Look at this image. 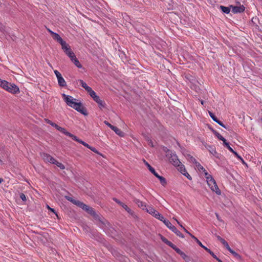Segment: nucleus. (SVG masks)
Listing matches in <instances>:
<instances>
[{
	"mask_svg": "<svg viewBox=\"0 0 262 262\" xmlns=\"http://www.w3.org/2000/svg\"><path fill=\"white\" fill-rule=\"evenodd\" d=\"M63 100L68 105L84 115H87L88 113L86 110L83 107L80 102H77L76 99L73 98L72 96L62 94Z\"/></svg>",
	"mask_w": 262,
	"mask_h": 262,
	"instance_id": "1",
	"label": "nucleus"
},
{
	"mask_svg": "<svg viewBox=\"0 0 262 262\" xmlns=\"http://www.w3.org/2000/svg\"><path fill=\"white\" fill-rule=\"evenodd\" d=\"M2 83H2L1 87L7 92L13 94L19 93V89L15 84L10 83L5 80H3Z\"/></svg>",
	"mask_w": 262,
	"mask_h": 262,
	"instance_id": "2",
	"label": "nucleus"
},
{
	"mask_svg": "<svg viewBox=\"0 0 262 262\" xmlns=\"http://www.w3.org/2000/svg\"><path fill=\"white\" fill-rule=\"evenodd\" d=\"M208 186L212 191H214L217 195L221 194V191L218 187L215 180L213 178H210V179L207 182Z\"/></svg>",
	"mask_w": 262,
	"mask_h": 262,
	"instance_id": "3",
	"label": "nucleus"
},
{
	"mask_svg": "<svg viewBox=\"0 0 262 262\" xmlns=\"http://www.w3.org/2000/svg\"><path fill=\"white\" fill-rule=\"evenodd\" d=\"M144 162L148 167L149 171L160 180L161 184L163 185H165L166 184L165 179L164 177L159 175V174L155 171V169L152 167L145 160H144Z\"/></svg>",
	"mask_w": 262,
	"mask_h": 262,
	"instance_id": "4",
	"label": "nucleus"
},
{
	"mask_svg": "<svg viewBox=\"0 0 262 262\" xmlns=\"http://www.w3.org/2000/svg\"><path fill=\"white\" fill-rule=\"evenodd\" d=\"M169 161L174 166L178 167V169L181 167V166H184L180 160L178 159L177 156L176 154H171L169 158Z\"/></svg>",
	"mask_w": 262,
	"mask_h": 262,
	"instance_id": "5",
	"label": "nucleus"
},
{
	"mask_svg": "<svg viewBox=\"0 0 262 262\" xmlns=\"http://www.w3.org/2000/svg\"><path fill=\"white\" fill-rule=\"evenodd\" d=\"M83 210L86 211L88 213L92 215L96 219L99 220V215L96 213L94 209L91 207L85 205L84 208H83Z\"/></svg>",
	"mask_w": 262,
	"mask_h": 262,
	"instance_id": "6",
	"label": "nucleus"
},
{
	"mask_svg": "<svg viewBox=\"0 0 262 262\" xmlns=\"http://www.w3.org/2000/svg\"><path fill=\"white\" fill-rule=\"evenodd\" d=\"M230 7L232 8V11L233 13L243 12L245 9V7L242 5H239L238 6L230 5Z\"/></svg>",
	"mask_w": 262,
	"mask_h": 262,
	"instance_id": "7",
	"label": "nucleus"
},
{
	"mask_svg": "<svg viewBox=\"0 0 262 262\" xmlns=\"http://www.w3.org/2000/svg\"><path fill=\"white\" fill-rule=\"evenodd\" d=\"M41 156L43 160L46 162H50V163L53 164L56 162V160L48 154L42 153Z\"/></svg>",
	"mask_w": 262,
	"mask_h": 262,
	"instance_id": "8",
	"label": "nucleus"
},
{
	"mask_svg": "<svg viewBox=\"0 0 262 262\" xmlns=\"http://www.w3.org/2000/svg\"><path fill=\"white\" fill-rule=\"evenodd\" d=\"M191 237L193 238L202 248H203L207 252H208L213 257H215V255L214 254V253L212 252L209 249L207 248L206 247L204 246L196 237H195L194 235H191Z\"/></svg>",
	"mask_w": 262,
	"mask_h": 262,
	"instance_id": "9",
	"label": "nucleus"
},
{
	"mask_svg": "<svg viewBox=\"0 0 262 262\" xmlns=\"http://www.w3.org/2000/svg\"><path fill=\"white\" fill-rule=\"evenodd\" d=\"M226 147L232 152L238 159L241 160L243 162L244 160L235 151H234L229 145V143L227 141L224 144Z\"/></svg>",
	"mask_w": 262,
	"mask_h": 262,
	"instance_id": "10",
	"label": "nucleus"
},
{
	"mask_svg": "<svg viewBox=\"0 0 262 262\" xmlns=\"http://www.w3.org/2000/svg\"><path fill=\"white\" fill-rule=\"evenodd\" d=\"M113 200L116 202L117 204H119L120 206H121L127 212L131 213L132 210L131 209L127 207V205H126L125 204L122 203L119 200L117 199L116 198H113Z\"/></svg>",
	"mask_w": 262,
	"mask_h": 262,
	"instance_id": "11",
	"label": "nucleus"
},
{
	"mask_svg": "<svg viewBox=\"0 0 262 262\" xmlns=\"http://www.w3.org/2000/svg\"><path fill=\"white\" fill-rule=\"evenodd\" d=\"M146 211L147 212L152 215L155 218L157 216V214H159V213L157 210H156L152 206H148L147 208H146Z\"/></svg>",
	"mask_w": 262,
	"mask_h": 262,
	"instance_id": "12",
	"label": "nucleus"
},
{
	"mask_svg": "<svg viewBox=\"0 0 262 262\" xmlns=\"http://www.w3.org/2000/svg\"><path fill=\"white\" fill-rule=\"evenodd\" d=\"M60 44L61 46L62 49L63 50L65 53L68 52V51L71 50L70 46L65 41L63 40L60 43Z\"/></svg>",
	"mask_w": 262,
	"mask_h": 262,
	"instance_id": "13",
	"label": "nucleus"
},
{
	"mask_svg": "<svg viewBox=\"0 0 262 262\" xmlns=\"http://www.w3.org/2000/svg\"><path fill=\"white\" fill-rule=\"evenodd\" d=\"M57 130H59V132H60L61 133L64 134L66 136H68L71 137L72 139L75 136V135H74L71 134L70 133L68 132L64 128H63L62 127L59 126Z\"/></svg>",
	"mask_w": 262,
	"mask_h": 262,
	"instance_id": "14",
	"label": "nucleus"
},
{
	"mask_svg": "<svg viewBox=\"0 0 262 262\" xmlns=\"http://www.w3.org/2000/svg\"><path fill=\"white\" fill-rule=\"evenodd\" d=\"M179 170L184 176H185L189 180H191V177L190 174L186 171L184 166H181L180 168H179Z\"/></svg>",
	"mask_w": 262,
	"mask_h": 262,
	"instance_id": "15",
	"label": "nucleus"
},
{
	"mask_svg": "<svg viewBox=\"0 0 262 262\" xmlns=\"http://www.w3.org/2000/svg\"><path fill=\"white\" fill-rule=\"evenodd\" d=\"M134 202L140 208H142L143 210L146 209L147 207L145 205V204L142 201H140L138 199H135Z\"/></svg>",
	"mask_w": 262,
	"mask_h": 262,
	"instance_id": "16",
	"label": "nucleus"
},
{
	"mask_svg": "<svg viewBox=\"0 0 262 262\" xmlns=\"http://www.w3.org/2000/svg\"><path fill=\"white\" fill-rule=\"evenodd\" d=\"M52 37L59 43L63 40L60 35L56 33H52Z\"/></svg>",
	"mask_w": 262,
	"mask_h": 262,
	"instance_id": "17",
	"label": "nucleus"
},
{
	"mask_svg": "<svg viewBox=\"0 0 262 262\" xmlns=\"http://www.w3.org/2000/svg\"><path fill=\"white\" fill-rule=\"evenodd\" d=\"M78 82L81 84V86L87 92L89 91L91 89V87L89 86L86 83L84 82L82 80L79 79L78 80Z\"/></svg>",
	"mask_w": 262,
	"mask_h": 262,
	"instance_id": "18",
	"label": "nucleus"
},
{
	"mask_svg": "<svg viewBox=\"0 0 262 262\" xmlns=\"http://www.w3.org/2000/svg\"><path fill=\"white\" fill-rule=\"evenodd\" d=\"M73 139L74 140L77 141V142L81 143V144H82L84 146L86 147L87 148H90L91 146H90L88 144H87L85 142L82 141L81 140L79 139L76 136H75L73 138Z\"/></svg>",
	"mask_w": 262,
	"mask_h": 262,
	"instance_id": "19",
	"label": "nucleus"
},
{
	"mask_svg": "<svg viewBox=\"0 0 262 262\" xmlns=\"http://www.w3.org/2000/svg\"><path fill=\"white\" fill-rule=\"evenodd\" d=\"M112 129L116 133V134L119 136L123 137L124 136V133L117 127L114 126Z\"/></svg>",
	"mask_w": 262,
	"mask_h": 262,
	"instance_id": "20",
	"label": "nucleus"
},
{
	"mask_svg": "<svg viewBox=\"0 0 262 262\" xmlns=\"http://www.w3.org/2000/svg\"><path fill=\"white\" fill-rule=\"evenodd\" d=\"M58 84L61 87H64L67 85L66 82L64 78L61 77L57 79Z\"/></svg>",
	"mask_w": 262,
	"mask_h": 262,
	"instance_id": "21",
	"label": "nucleus"
},
{
	"mask_svg": "<svg viewBox=\"0 0 262 262\" xmlns=\"http://www.w3.org/2000/svg\"><path fill=\"white\" fill-rule=\"evenodd\" d=\"M213 133L219 139L223 141L224 144L227 141L226 140L217 132L213 130Z\"/></svg>",
	"mask_w": 262,
	"mask_h": 262,
	"instance_id": "22",
	"label": "nucleus"
},
{
	"mask_svg": "<svg viewBox=\"0 0 262 262\" xmlns=\"http://www.w3.org/2000/svg\"><path fill=\"white\" fill-rule=\"evenodd\" d=\"M230 8L231 7H225L224 6H220V9L222 10V11L226 13V14H229L230 12Z\"/></svg>",
	"mask_w": 262,
	"mask_h": 262,
	"instance_id": "23",
	"label": "nucleus"
},
{
	"mask_svg": "<svg viewBox=\"0 0 262 262\" xmlns=\"http://www.w3.org/2000/svg\"><path fill=\"white\" fill-rule=\"evenodd\" d=\"M65 54L70 58L71 61L76 57L75 54L72 50L68 51Z\"/></svg>",
	"mask_w": 262,
	"mask_h": 262,
	"instance_id": "24",
	"label": "nucleus"
},
{
	"mask_svg": "<svg viewBox=\"0 0 262 262\" xmlns=\"http://www.w3.org/2000/svg\"><path fill=\"white\" fill-rule=\"evenodd\" d=\"M72 61L73 62V63L75 64V66H76L78 68H81L82 65L78 60V59L75 57L74 59L72 60Z\"/></svg>",
	"mask_w": 262,
	"mask_h": 262,
	"instance_id": "25",
	"label": "nucleus"
},
{
	"mask_svg": "<svg viewBox=\"0 0 262 262\" xmlns=\"http://www.w3.org/2000/svg\"><path fill=\"white\" fill-rule=\"evenodd\" d=\"M171 231L173 232L177 236L182 238H184V235L175 227H173Z\"/></svg>",
	"mask_w": 262,
	"mask_h": 262,
	"instance_id": "26",
	"label": "nucleus"
},
{
	"mask_svg": "<svg viewBox=\"0 0 262 262\" xmlns=\"http://www.w3.org/2000/svg\"><path fill=\"white\" fill-rule=\"evenodd\" d=\"M73 204L76 205V206L81 208L82 209L84 208V207L85 206V205H86V204H84L83 203H82L79 201L76 200L74 201V202Z\"/></svg>",
	"mask_w": 262,
	"mask_h": 262,
	"instance_id": "27",
	"label": "nucleus"
},
{
	"mask_svg": "<svg viewBox=\"0 0 262 262\" xmlns=\"http://www.w3.org/2000/svg\"><path fill=\"white\" fill-rule=\"evenodd\" d=\"M209 147V149H208V150H209V152H210V154H212V155H213L214 156L218 158V154H217L216 150L214 148H213L210 146Z\"/></svg>",
	"mask_w": 262,
	"mask_h": 262,
	"instance_id": "28",
	"label": "nucleus"
},
{
	"mask_svg": "<svg viewBox=\"0 0 262 262\" xmlns=\"http://www.w3.org/2000/svg\"><path fill=\"white\" fill-rule=\"evenodd\" d=\"M164 224L166 226V227L169 228L170 230H172L174 227L172 224L168 221H164Z\"/></svg>",
	"mask_w": 262,
	"mask_h": 262,
	"instance_id": "29",
	"label": "nucleus"
},
{
	"mask_svg": "<svg viewBox=\"0 0 262 262\" xmlns=\"http://www.w3.org/2000/svg\"><path fill=\"white\" fill-rule=\"evenodd\" d=\"M195 167L197 168L198 170L200 172H203L204 171H205L206 170L205 169V168L199 162H198L195 164Z\"/></svg>",
	"mask_w": 262,
	"mask_h": 262,
	"instance_id": "30",
	"label": "nucleus"
},
{
	"mask_svg": "<svg viewBox=\"0 0 262 262\" xmlns=\"http://www.w3.org/2000/svg\"><path fill=\"white\" fill-rule=\"evenodd\" d=\"M187 159L190 162L195 164V165L198 163L195 159L193 158L192 156H190V155H188L187 156Z\"/></svg>",
	"mask_w": 262,
	"mask_h": 262,
	"instance_id": "31",
	"label": "nucleus"
},
{
	"mask_svg": "<svg viewBox=\"0 0 262 262\" xmlns=\"http://www.w3.org/2000/svg\"><path fill=\"white\" fill-rule=\"evenodd\" d=\"M54 164H55L57 166H58L60 169H65V166L63 164H62L61 163L58 162L57 160H56V162L53 163Z\"/></svg>",
	"mask_w": 262,
	"mask_h": 262,
	"instance_id": "32",
	"label": "nucleus"
},
{
	"mask_svg": "<svg viewBox=\"0 0 262 262\" xmlns=\"http://www.w3.org/2000/svg\"><path fill=\"white\" fill-rule=\"evenodd\" d=\"M156 218L162 221L163 223H164V221H167V220L165 219L164 217L160 213H159V214H157V216Z\"/></svg>",
	"mask_w": 262,
	"mask_h": 262,
	"instance_id": "33",
	"label": "nucleus"
},
{
	"mask_svg": "<svg viewBox=\"0 0 262 262\" xmlns=\"http://www.w3.org/2000/svg\"><path fill=\"white\" fill-rule=\"evenodd\" d=\"M88 92L89 93L90 95L93 98V99H94V98L97 96L96 93L92 89V88Z\"/></svg>",
	"mask_w": 262,
	"mask_h": 262,
	"instance_id": "34",
	"label": "nucleus"
},
{
	"mask_svg": "<svg viewBox=\"0 0 262 262\" xmlns=\"http://www.w3.org/2000/svg\"><path fill=\"white\" fill-rule=\"evenodd\" d=\"M230 253H231L234 256H235L237 258H240V255L235 252L234 251H233L232 249H231V248H229L228 249Z\"/></svg>",
	"mask_w": 262,
	"mask_h": 262,
	"instance_id": "35",
	"label": "nucleus"
},
{
	"mask_svg": "<svg viewBox=\"0 0 262 262\" xmlns=\"http://www.w3.org/2000/svg\"><path fill=\"white\" fill-rule=\"evenodd\" d=\"M209 115L210 117L211 118V119L214 121H217V120L218 119L210 111H208Z\"/></svg>",
	"mask_w": 262,
	"mask_h": 262,
	"instance_id": "36",
	"label": "nucleus"
},
{
	"mask_svg": "<svg viewBox=\"0 0 262 262\" xmlns=\"http://www.w3.org/2000/svg\"><path fill=\"white\" fill-rule=\"evenodd\" d=\"M204 173L205 177L206 179V181L210 179V178H212V177L209 174L206 170L203 172Z\"/></svg>",
	"mask_w": 262,
	"mask_h": 262,
	"instance_id": "37",
	"label": "nucleus"
},
{
	"mask_svg": "<svg viewBox=\"0 0 262 262\" xmlns=\"http://www.w3.org/2000/svg\"><path fill=\"white\" fill-rule=\"evenodd\" d=\"M221 242L225 246V247L228 249L229 248H230L228 243L224 239H222L221 241Z\"/></svg>",
	"mask_w": 262,
	"mask_h": 262,
	"instance_id": "38",
	"label": "nucleus"
},
{
	"mask_svg": "<svg viewBox=\"0 0 262 262\" xmlns=\"http://www.w3.org/2000/svg\"><path fill=\"white\" fill-rule=\"evenodd\" d=\"M217 124H219L221 126L224 127L226 129H229V127L225 126L221 121H220L219 119L217 120V121H215Z\"/></svg>",
	"mask_w": 262,
	"mask_h": 262,
	"instance_id": "39",
	"label": "nucleus"
},
{
	"mask_svg": "<svg viewBox=\"0 0 262 262\" xmlns=\"http://www.w3.org/2000/svg\"><path fill=\"white\" fill-rule=\"evenodd\" d=\"M174 250L179 254H181V255L185 256V254L178 248L176 247L175 249Z\"/></svg>",
	"mask_w": 262,
	"mask_h": 262,
	"instance_id": "40",
	"label": "nucleus"
},
{
	"mask_svg": "<svg viewBox=\"0 0 262 262\" xmlns=\"http://www.w3.org/2000/svg\"><path fill=\"white\" fill-rule=\"evenodd\" d=\"M98 104H99V107L100 108H104L105 107V102L103 100H102L101 99L99 101V102L98 103Z\"/></svg>",
	"mask_w": 262,
	"mask_h": 262,
	"instance_id": "41",
	"label": "nucleus"
},
{
	"mask_svg": "<svg viewBox=\"0 0 262 262\" xmlns=\"http://www.w3.org/2000/svg\"><path fill=\"white\" fill-rule=\"evenodd\" d=\"M54 73H55L57 79L58 78L62 77L61 74H60V73L59 71H58L57 70H55Z\"/></svg>",
	"mask_w": 262,
	"mask_h": 262,
	"instance_id": "42",
	"label": "nucleus"
},
{
	"mask_svg": "<svg viewBox=\"0 0 262 262\" xmlns=\"http://www.w3.org/2000/svg\"><path fill=\"white\" fill-rule=\"evenodd\" d=\"M147 142L148 143V145H150L151 147H154V146L153 142H152V140L148 138L147 139Z\"/></svg>",
	"mask_w": 262,
	"mask_h": 262,
	"instance_id": "43",
	"label": "nucleus"
},
{
	"mask_svg": "<svg viewBox=\"0 0 262 262\" xmlns=\"http://www.w3.org/2000/svg\"><path fill=\"white\" fill-rule=\"evenodd\" d=\"M66 198L67 200L70 201L72 203H74V201L75 200L73 199V198H72L71 197L68 196H66Z\"/></svg>",
	"mask_w": 262,
	"mask_h": 262,
	"instance_id": "44",
	"label": "nucleus"
},
{
	"mask_svg": "<svg viewBox=\"0 0 262 262\" xmlns=\"http://www.w3.org/2000/svg\"><path fill=\"white\" fill-rule=\"evenodd\" d=\"M20 199L23 201H26V195H25V194L21 193L20 194Z\"/></svg>",
	"mask_w": 262,
	"mask_h": 262,
	"instance_id": "45",
	"label": "nucleus"
},
{
	"mask_svg": "<svg viewBox=\"0 0 262 262\" xmlns=\"http://www.w3.org/2000/svg\"><path fill=\"white\" fill-rule=\"evenodd\" d=\"M89 149H91L93 152L99 154L98 151L95 147L90 146V148Z\"/></svg>",
	"mask_w": 262,
	"mask_h": 262,
	"instance_id": "46",
	"label": "nucleus"
},
{
	"mask_svg": "<svg viewBox=\"0 0 262 262\" xmlns=\"http://www.w3.org/2000/svg\"><path fill=\"white\" fill-rule=\"evenodd\" d=\"M104 123H105V125H106L107 126H108L109 127H110L111 129L113 128V127H114V126L112 125V124H111L108 122L106 121H105L104 122Z\"/></svg>",
	"mask_w": 262,
	"mask_h": 262,
	"instance_id": "47",
	"label": "nucleus"
},
{
	"mask_svg": "<svg viewBox=\"0 0 262 262\" xmlns=\"http://www.w3.org/2000/svg\"><path fill=\"white\" fill-rule=\"evenodd\" d=\"M169 247H170L171 248H172L173 249H175L176 246L175 245H174L173 244H172L171 242H170L169 243H168V245Z\"/></svg>",
	"mask_w": 262,
	"mask_h": 262,
	"instance_id": "48",
	"label": "nucleus"
},
{
	"mask_svg": "<svg viewBox=\"0 0 262 262\" xmlns=\"http://www.w3.org/2000/svg\"><path fill=\"white\" fill-rule=\"evenodd\" d=\"M94 100L97 102V103L99 102V101L101 100V99L100 98V97L97 96V97H96L95 98H94Z\"/></svg>",
	"mask_w": 262,
	"mask_h": 262,
	"instance_id": "49",
	"label": "nucleus"
},
{
	"mask_svg": "<svg viewBox=\"0 0 262 262\" xmlns=\"http://www.w3.org/2000/svg\"><path fill=\"white\" fill-rule=\"evenodd\" d=\"M45 121L47 123L51 125L52 126V124H53L54 122H53L52 121H51V120L48 119H45Z\"/></svg>",
	"mask_w": 262,
	"mask_h": 262,
	"instance_id": "50",
	"label": "nucleus"
},
{
	"mask_svg": "<svg viewBox=\"0 0 262 262\" xmlns=\"http://www.w3.org/2000/svg\"><path fill=\"white\" fill-rule=\"evenodd\" d=\"M162 241L164 242L166 244L168 245V243H169L170 241H168L166 238L163 237L162 238Z\"/></svg>",
	"mask_w": 262,
	"mask_h": 262,
	"instance_id": "51",
	"label": "nucleus"
},
{
	"mask_svg": "<svg viewBox=\"0 0 262 262\" xmlns=\"http://www.w3.org/2000/svg\"><path fill=\"white\" fill-rule=\"evenodd\" d=\"M47 207L49 210L51 211L54 213H56L55 210L54 209L51 208L49 205H47Z\"/></svg>",
	"mask_w": 262,
	"mask_h": 262,
	"instance_id": "52",
	"label": "nucleus"
},
{
	"mask_svg": "<svg viewBox=\"0 0 262 262\" xmlns=\"http://www.w3.org/2000/svg\"><path fill=\"white\" fill-rule=\"evenodd\" d=\"M52 126L53 127H54L55 128H56L57 129H58V127H59V125H58L57 124L55 123H53V124H52Z\"/></svg>",
	"mask_w": 262,
	"mask_h": 262,
	"instance_id": "53",
	"label": "nucleus"
},
{
	"mask_svg": "<svg viewBox=\"0 0 262 262\" xmlns=\"http://www.w3.org/2000/svg\"><path fill=\"white\" fill-rule=\"evenodd\" d=\"M215 216L217 218V219L219 221H221V219L220 217V216H219V214L217 213H215Z\"/></svg>",
	"mask_w": 262,
	"mask_h": 262,
	"instance_id": "54",
	"label": "nucleus"
},
{
	"mask_svg": "<svg viewBox=\"0 0 262 262\" xmlns=\"http://www.w3.org/2000/svg\"><path fill=\"white\" fill-rule=\"evenodd\" d=\"M183 229H184V230L187 233H188L191 237V235H193L192 234H191L189 232H188L184 227H183Z\"/></svg>",
	"mask_w": 262,
	"mask_h": 262,
	"instance_id": "55",
	"label": "nucleus"
},
{
	"mask_svg": "<svg viewBox=\"0 0 262 262\" xmlns=\"http://www.w3.org/2000/svg\"><path fill=\"white\" fill-rule=\"evenodd\" d=\"M215 259H216L219 262H223L220 259H219L216 255L215 257H213Z\"/></svg>",
	"mask_w": 262,
	"mask_h": 262,
	"instance_id": "56",
	"label": "nucleus"
},
{
	"mask_svg": "<svg viewBox=\"0 0 262 262\" xmlns=\"http://www.w3.org/2000/svg\"><path fill=\"white\" fill-rule=\"evenodd\" d=\"M217 239L221 242V241L223 239L220 236L216 235Z\"/></svg>",
	"mask_w": 262,
	"mask_h": 262,
	"instance_id": "57",
	"label": "nucleus"
},
{
	"mask_svg": "<svg viewBox=\"0 0 262 262\" xmlns=\"http://www.w3.org/2000/svg\"><path fill=\"white\" fill-rule=\"evenodd\" d=\"M48 31L50 33L51 35H52V33H54V32H53L52 31H51V30H50L49 29H48Z\"/></svg>",
	"mask_w": 262,
	"mask_h": 262,
	"instance_id": "58",
	"label": "nucleus"
},
{
	"mask_svg": "<svg viewBox=\"0 0 262 262\" xmlns=\"http://www.w3.org/2000/svg\"><path fill=\"white\" fill-rule=\"evenodd\" d=\"M3 181V179L2 178H0V183H1Z\"/></svg>",
	"mask_w": 262,
	"mask_h": 262,
	"instance_id": "59",
	"label": "nucleus"
},
{
	"mask_svg": "<svg viewBox=\"0 0 262 262\" xmlns=\"http://www.w3.org/2000/svg\"><path fill=\"white\" fill-rule=\"evenodd\" d=\"M177 222L179 225H181L180 223L178 221H177Z\"/></svg>",
	"mask_w": 262,
	"mask_h": 262,
	"instance_id": "60",
	"label": "nucleus"
},
{
	"mask_svg": "<svg viewBox=\"0 0 262 262\" xmlns=\"http://www.w3.org/2000/svg\"><path fill=\"white\" fill-rule=\"evenodd\" d=\"M201 104H204V101L203 100L201 101Z\"/></svg>",
	"mask_w": 262,
	"mask_h": 262,
	"instance_id": "61",
	"label": "nucleus"
},
{
	"mask_svg": "<svg viewBox=\"0 0 262 262\" xmlns=\"http://www.w3.org/2000/svg\"><path fill=\"white\" fill-rule=\"evenodd\" d=\"M173 219L175 221H178L175 217H173Z\"/></svg>",
	"mask_w": 262,
	"mask_h": 262,
	"instance_id": "62",
	"label": "nucleus"
},
{
	"mask_svg": "<svg viewBox=\"0 0 262 262\" xmlns=\"http://www.w3.org/2000/svg\"><path fill=\"white\" fill-rule=\"evenodd\" d=\"M180 226V227H181V228H183V227H184L182 226V225H181V224Z\"/></svg>",
	"mask_w": 262,
	"mask_h": 262,
	"instance_id": "63",
	"label": "nucleus"
},
{
	"mask_svg": "<svg viewBox=\"0 0 262 262\" xmlns=\"http://www.w3.org/2000/svg\"><path fill=\"white\" fill-rule=\"evenodd\" d=\"M261 123H262V118H261Z\"/></svg>",
	"mask_w": 262,
	"mask_h": 262,
	"instance_id": "64",
	"label": "nucleus"
}]
</instances>
